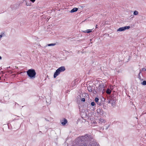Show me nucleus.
I'll return each mask as SVG.
<instances>
[{"label":"nucleus","mask_w":146,"mask_h":146,"mask_svg":"<svg viewBox=\"0 0 146 146\" xmlns=\"http://www.w3.org/2000/svg\"><path fill=\"white\" fill-rule=\"evenodd\" d=\"M92 139L91 136H89L87 134L78 137L77 141V146H87L86 142L91 141V139Z\"/></svg>","instance_id":"obj_1"},{"label":"nucleus","mask_w":146,"mask_h":146,"mask_svg":"<svg viewBox=\"0 0 146 146\" xmlns=\"http://www.w3.org/2000/svg\"><path fill=\"white\" fill-rule=\"evenodd\" d=\"M27 75L30 79H34L36 76V72L34 69H30L27 72Z\"/></svg>","instance_id":"obj_2"},{"label":"nucleus","mask_w":146,"mask_h":146,"mask_svg":"<svg viewBox=\"0 0 146 146\" xmlns=\"http://www.w3.org/2000/svg\"><path fill=\"white\" fill-rule=\"evenodd\" d=\"M66 70L64 66H61L58 68L54 74V77L55 78L58 76L61 72L64 71Z\"/></svg>","instance_id":"obj_3"},{"label":"nucleus","mask_w":146,"mask_h":146,"mask_svg":"<svg viewBox=\"0 0 146 146\" xmlns=\"http://www.w3.org/2000/svg\"><path fill=\"white\" fill-rule=\"evenodd\" d=\"M130 28V26H126L124 27H121L119 28L117 31H122L125 30L126 29H128Z\"/></svg>","instance_id":"obj_4"},{"label":"nucleus","mask_w":146,"mask_h":146,"mask_svg":"<svg viewBox=\"0 0 146 146\" xmlns=\"http://www.w3.org/2000/svg\"><path fill=\"white\" fill-rule=\"evenodd\" d=\"M97 113L101 115H103L104 113V111L101 108L98 109L97 110Z\"/></svg>","instance_id":"obj_5"},{"label":"nucleus","mask_w":146,"mask_h":146,"mask_svg":"<svg viewBox=\"0 0 146 146\" xmlns=\"http://www.w3.org/2000/svg\"><path fill=\"white\" fill-rule=\"evenodd\" d=\"M60 122L63 125H65L67 122V120L65 118L63 119L62 120H61Z\"/></svg>","instance_id":"obj_6"},{"label":"nucleus","mask_w":146,"mask_h":146,"mask_svg":"<svg viewBox=\"0 0 146 146\" xmlns=\"http://www.w3.org/2000/svg\"><path fill=\"white\" fill-rule=\"evenodd\" d=\"M111 104L113 106H115L116 102L115 98H111Z\"/></svg>","instance_id":"obj_7"},{"label":"nucleus","mask_w":146,"mask_h":146,"mask_svg":"<svg viewBox=\"0 0 146 146\" xmlns=\"http://www.w3.org/2000/svg\"><path fill=\"white\" fill-rule=\"evenodd\" d=\"M89 146H100L99 144L97 142H93L91 143L90 145Z\"/></svg>","instance_id":"obj_8"},{"label":"nucleus","mask_w":146,"mask_h":146,"mask_svg":"<svg viewBox=\"0 0 146 146\" xmlns=\"http://www.w3.org/2000/svg\"><path fill=\"white\" fill-rule=\"evenodd\" d=\"M99 88L98 89L99 90V91L100 92L102 91V93H104V90H103V88H102V87L100 84H99Z\"/></svg>","instance_id":"obj_9"},{"label":"nucleus","mask_w":146,"mask_h":146,"mask_svg":"<svg viewBox=\"0 0 146 146\" xmlns=\"http://www.w3.org/2000/svg\"><path fill=\"white\" fill-rule=\"evenodd\" d=\"M78 9V8H74L73 9H72L71 11H70V13H74L75 12L77 11Z\"/></svg>","instance_id":"obj_10"},{"label":"nucleus","mask_w":146,"mask_h":146,"mask_svg":"<svg viewBox=\"0 0 146 146\" xmlns=\"http://www.w3.org/2000/svg\"><path fill=\"white\" fill-rule=\"evenodd\" d=\"M88 90L90 92H92V88L91 86H89L87 88Z\"/></svg>","instance_id":"obj_11"},{"label":"nucleus","mask_w":146,"mask_h":146,"mask_svg":"<svg viewBox=\"0 0 146 146\" xmlns=\"http://www.w3.org/2000/svg\"><path fill=\"white\" fill-rule=\"evenodd\" d=\"M92 32L91 30V29H88L85 31H83V32L84 33H90Z\"/></svg>","instance_id":"obj_12"},{"label":"nucleus","mask_w":146,"mask_h":146,"mask_svg":"<svg viewBox=\"0 0 146 146\" xmlns=\"http://www.w3.org/2000/svg\"><path fill=\"white\" fill-rule=\"evenodd\" d=\"M111 90H110L109 89H107L106 91V93L108 94H110L111 93Z\"/></svg>","instance_id":"obj_13"},{"label":"nucleus","mask_w":146,"mask_h":146,"mask_svg":"<svg viewBox=\"0 0 146 146\" xmlns=\"http://www.w3.org/2000/svg\"><path fill=\"white\" fill-rule=\"evenodd\" d=\"M100 84V85L101 86L102 88H103V90H105L104 88L106 86V84Z\"/></svg>","instance_id":"obj_14"},{"label":"nucleus","mask_w":146,"mask_h":146,"mask_svg":"<svg viewBox=\"0 0 146 146\" xmlns=\"http://www.w3.org/2000/svg\"><path fill=\"white\" fill-rule=\"evenodd\" d=\"M97 104L98 105H99V106H101L102 105V103L101 102V101L100 102L99 101L97 103Z\"/></svg>","instance_id":"obj_15"},{"label":"nucleus","mask_w":146,"mask_h":146,"mask_svg":"<svg viewBox=\"0 0 146 146\" xmlns=\"http://www.w3.org/2000/svg\"><path fill=\"white\" fill-rule=\"evenodd\" d=\"M138 14V12L137 11H135L133 12V15H137Z\"/></svg>","instance_id":"obj_16"},{"label":"nucleus","mask_w":146,"mask_h":146,"mask_svg":"<svg viewBox=\"0 0 146 146\" xmlns=\"http://www.w3.org/2000/svg\"><path fill=\"white\" fill-rule=\"evenodd\" d=\"M56 44L55 43H54V44H48L47 45L48 46H54Z\"/></svg>","instance_id":"obj_17"},{"label":"nucleus","mask_w":146,"mask_h":146,"mask_svg":"<svg viewBox=\"0 0 146 146\" xmlns=\"http://www.w3.org/2000/svg\"><path fill=\"white\" fill-rule=\"evenodd\" d=\"M141 84L143 85H146V81L145 80L143 81L142 82H141Z\"/></svg>","instance_id":"obj_18"},{"label":"nucleus","mask_w":146,"mask_h":146,"mask_svg":"<svg viewBox=\"0 0 146 146\" xmlns=\"http://www.w3.org/2000/svg\"><path fill=\"white\" fill-rule=\"evenodd\" d=\"M141 73V72L140 71L139 73V74L138 75V78L140 80H141V77L140 75Z\"/></svg>","instance_id":"obj_19"},{"label":"nucleus","mask_w":146,"mask_h":146,"mask_svg":"<svg viewBox=\"0 0 146 146\" xmlns=\"http://www.w3.org/2000/svg\"><path fill=\"white\" fill-rule=\"evenodd\" d=\"M99 99L98 98H95V101L96 103L99 102Z\"/></svg>","instance_id":"obj_20"},{"label":"nucleus","mask_w":146,"mask_h":146,"mask_svg":"<svg viewBox=\"0 0 146 146\" xmlns=\"http://www.w3.org/2000/svg\"><path fill=\"white\" fill-rule=\"evenodd\" d=\"M91 104L92 106H94L95 105V104L94 102H92L91 103Z\"/></svg>","instance_id":"obj_21"},{"label":"nucleus","mask_w":146,"mask_h":146,"mask_svg":"<svg viewBox=\"0 0 146 146\" xmlns=\"http://www.w3.org/2000/svg\"><path fill=\"white\" fill-rule=\"evenodd\" d=\"M31 3H28L27 2L26 3V5L27 6H30L31 5Z\"/></svg>","instance_id":"obj_22"},{"label":"nucleus","mask_w":146,"mask_h":146,"mask_svg":"<svg viewBox=\"0 0 146 146\" xmlns=\"http://www.w3.org/2000/svg\"><path fill=\"white\" fill-rule=\"evenodd\" d=\"M81 101L84 102L85 101V99L84 98H82L81 100Z\"/></svg>","instance_id":"obj_23"},{"label":"nucleus","mask_w":146,"mask_h":146,"mask_svg":"<svg viewBox=\"0 0 146 146\" xmlns=\"http://www.w3.org/2000/svg\"><path fill=\"white\" fill-rule=\"evenodd\" d=\"M9 95H8V96H5V97H4V99H6V98H7L8 99H9V97L8 96Z\"/></svg>","instance_id":"obj_24"},{"label":"nucleus","mask_w":146,"mask_h":146,"mask_svg":"<svg viewBox=\"0 0 146 146\" xmlns=\"http://www.w3.org/2000/svg\"><path fill=\"white\" fill-rule=\"evenodd\" d=\"M111 98L109 99V100L108 102V103H111Z\"/></svg>","instance_id":"obj_25"},{"label":"nucleus","mask_w":146,"mask_h":146,"mask_svg":"<svg viewBox=\"0 0 146 146\" xmlns=\"http://www.w3.org/2000/svg\"><path fill=\"white\" fill-rule=\"evenodd\" d=\"M142 70L144 71H146V69L145 68H142Z\"/></svg>","instance_id":"obj_26"},{"label":"nucleus","mask_w":146,"mask_h":146,"mask_svg":"<svg viewBox=\"0 0 146 146\" xmlns=\"http://www.w3.org/2000/svg\"><path fill=\"white\" fill-rule=\"evenodd\" d=\"M32 2L34 3L36 0H30Z\"/></svg>","instance_id":"obj_27"},{"label":"nucleus","mask_w":146,"mask_h":146,"mask_svg":"<svg viewBox=\"0 0 146 146\" xmlns=\"http://www.w3.org/2000/svg\"><path fill=\"white\" fill-rule=\"evenodd\" d=\"M8 72L9 73H11V74L12 73V72L11 71V70L9 71Z\"/></svg>","instance_id":"obj_28"},{"label":"nucleus","mask_w":146,"mask_h":146,"mask_svg":"<svg viewBox=\"0 0 146 146\" xmlns=\"http://www.w3.org/2000/svg\"><path fill=\"white\" fill-rule=\"evenodd\" d=\"M3 36L2 35H0V39Z\"/></svg>","instance_id":"obj_29"},{"label":"nucleus","mask_w":146,"mask_h":146,"mask_svg":"<svg viewBox=\"0 0 146 146\" xmlns=\"http://www.w3.org/2000/svg\"><path fill=\"white\" fill-rule=\"evenodd\" d=\"M98 27L97 25H96V28H97Z\"/></svg>","instance_id":"obj_30"},{"label":"nucleus","mask_w":146,"mask_h":146,"mask_svg":"<svg viewBox=\"0 0 146 146\" xmlns=\"http://www.w3.org/2000/svg\"><path fill=\"white\" fill-rule=\"evenodd\" d=\"M102 120H103V121H104V120L103 119H101V120H100V121H102Z\"/></svg>","instance_id":"obj_31"},{"label":"nucleus","mask_w":146,"mask_h":146,"mask_svg":"<svg viewBox=\"0 0 146 146\" xmlns=\"http://www.w3.org/2000/svg\"><path fill=\"white\" fill-rule=\"evenodd\" d=\"M45 119L46 120H47V121H49L48 120H47V119H46V118H45Z\"/></svg>","instance_id":"obj_32"},{"label":"nucleus","mask_w":146,"mask_h":146,"mask_svg":"<svg viewBox=\"0 0 146 146\" xmlns=\"http://www.w3.org/2000/svg\"><path fill=\"white\" fill-rule=\"evenodd\" d=\"M1 59V57L0 56V60Z\"/></svg>","instance_id":"obj_33"},{"label":"nucleus","mask_w":146,"mask_h":146,"mask_svg":"<svg viewBox=\"0 0 146 146\" xmlns=\"http://www.w3.org/2000/svg\"><path fill=\"white\" fill-rule=\"evenodd\" d=\"M104 100H105V99L104 98Z\"/></svg>","instance_id":"obj_34"}]
</instances>
